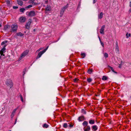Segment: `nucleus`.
I'll return each instance as SVG.
<instances>
[{"instance_id":"1","label":"nucleus","mask_w":131,"mask_h":131,"mask_svg":"<svg viewBox=\"0 0 131 131\" xmlns=\"http://www.w3.org/2000/svg\"><path fill=\"white\" fill-rule=\"evenodd\" d=\"M29 52V50H26L24 51L21 54L20 57L19 58V60H20L23 58L24 57L27 55Z\"/></svg>"},{"instance_id":"2","label":"nucleus","mask_w":131,"mask_h":131,"mask_svg":"<svg viewBox=\"0 0 131 131\" xmlns=\"http://www.w3.org/2000/svg\"><path fill=\"white\" fill-rule=\"evenodd\" d=\"M48 46L45 49L43 50L42 51H41L39 52L38 54V56L37 57L36 59H38L40 58L41 56V55L45 53L47 50V49L48 48Z\"/></svg>"},{"instance_id":"3","label":"nucleus","mask_w":131,"mask_h":131,"mask_svg":"<svg viewBox=\"0 0 131 131\" xmlns=\"http://www.w3.org/2000/svg\"><path fill=\"white\" fill-rule=\"evenodd\" d=\"M18 26L17 24H13L11 26L12 30L11 31L12 32H14L16 31L17 30Z\"/></svg>"},{"instance_id":"4","label":"nucleus","mask_w":131,"mask_h":131,"mask_svg":"<svg viewBox=\"0 0 131 131\" xmlns=\"http://www.w3.org/2000/svg\"><path fill=\"white\" fill-rule=\"evenodd\" d=\"M6 84L10 88H11L13 86V83L12 81L10 80H8L6 82Z\"/></svg>"},{"instance_id":"5","label":"nucleus","mask_w":131,"mask_h":131,"mask_svg":"<svg viewBox=\"0 0 131 131\" xmlns=\"http://www.w3.org/2000/svg\"><path fill=\"white\" fill-rule=\"evenodd\" d=\"M35 12L34 11H31L28 14V16L30 17H32L35 15Z\"/></svg>"},{"instance_id":"6","label":"nucleus","mask_w":131,"mask_h":131,"mask_svg":"<svg viewBox=\"0 0 131 131\" xmlns=\"http://www.w3.org/2000/svg\"><path fill=\"white\" fill-rule=\"evenodd\" d=\"M116 48L115 49V51L116 52L118 53H119V47L118 45V43L117 42L116 43V46H115Z\"/></svg>"},{"instance_id":"7","label":"nucleus","mask_w":131,"mask_h":131,"mask_svg":"<svg viewBox=\"0 0 131 131\" xmlns=\"http://www.w3.org/2000/svg\"><path fill=\"white\" fill-rule=\"evenodd\" d=\"M6 46V45H5L4 47L0 51V54L1 56H4V55L3 54L6 48L5 47Z\"/></svg>"},{"instance_id":"8","label":"nucleus","mask_w":131,"mask_h":131,"mask_svg":"<svg viewBox=\"0 0 131 131\" xmlns=\"http://www.w3.org/2000/svg\"><path fill=\"white\" fill-rule=\"evenodd\" d=\"M105 25H104L102 26L100 30V32L101 34H104V28H105Z\"/></svg>"},{"instance_id":"9","label":"nucleus","mask_w":131,"mask_h":131,"mask_svg":"<svg viewBox=\"0 0 131 131\" xmlns=\"http://www.w3.org/2000/svg\"><path fill=\"white\" fill-rule=\"evenodd\" d=\"M85 119V118L83 116H80L78 117V120L80 122L84 121Z\"/></svg>"},{"instance_id":"10","label":"nucleus","mask_w":131,"mask_h":131,"mask_svg":"<svg viewBox=\"0 0 131 131\" xmlns=\"http://www.w3.org/2000/svg\"><path fill=\"white\" fill-rule=\"evenodd\" d=\"M46 10L47 11H50L51 10V6L49 5H47L45 8Z\"/></svg>"},{"instance_id":"11","label":"nucleus","mask_w":131,"mask_h":131,"mask_svg":"<svg viewBox=\"0 0 131 131\" xmlns=\"http://www.w3.org/2000/svg\"><path fill=\"white\" fill-rule=\"evenodd\" d=\"M26 18L25 17H21L20 18L19 21L21 23H23L25 21Z\"/></svg>"},{"instance_id":"12","label":"nucleus","mask_w":131,"mask_h":131,"mask_svg":"<svg viewBox=\"0 0 131 131\" xmlns=\"http://www.w3.org/2000/svg\"><path fill=\"white\" fill-rule=\"evenodd\" d=\"M85 127H84V131H89L90 130L91 128L89 126H87L86 128H85Z\"/></svg>"},{"instance_id":"13","label":"nucleus","mask_w":131,"mask_h":131,"mask_svg":"<svg viewBox=\"0 0 131 131\" xmlns=\"http://www.w3.org/2000/svg\"><path fill=\"white\" fill-rule=\"evenodd\" d=\"M18 4V5L21 6L23 5V2L21 0H17Z\"/></svg>"},{"instance_id":"14","label":"nucleus","mask_w":131,"mask_h":131,"mask_svg":"<svg viewBox=\"0 0 131 131\" xmlns=\"http://www.w3.org/2000/svg\"><path fill=\"white\" fill-rule=\"evenodd\" d=\"M103 14L102 12H101L100 14L98 15V17L99 19H101L103 17Z\"/></svg>"},{"instance_id":"15","label":"nucleus","mask_w":131,"mask_h":131,"mask_svg":"<svg viewBox=\"0 0 131 131\" xmlns=\"http://www.w3.org/2000/svg\"><path fill=\"white\" fill-rule=\"evenodd\" d=\"M88 122L86 121H84L83 123H82L83 125L85 126V127L86 126H87L88 125Z\"/></svg>"},{"instance_id":"16","label":"nucleus","mask_w":131,"mask_h":131,"mask_svg":"<svg viewBox=\"0 0 131 131\" xmlns=\"http://www.w3.org/2000/svg\"><path fill=\"white\" fill-rule=\"evenodd\" d=\"M92 128L93 130L95 131L97 130V127L96 125H94L92 126Z\"/></svg>"},{"instance_id":"17","label":"nucleus","mask_w":131,"mask_h":131,"mask_svg":"<svg viewBox=\"0 0 131 131\" xmlns=\"http://www.w3.org/2000/svg\"><path fill=\"white\" fill-rule=\"evenodd\" d=\"M89 123L91 124H93L95 123V121L94 120L91 119L89 121Z\"/></svg>"},{"instance_id":"18","label":"nucleus","mask_w":131,"mask_h":131,"mask_svg":"<svg viewBox=\"0 0 131 131\" xmlns=\"http://www.w3.org/2000/svg\"><path fill=\"white\" fill-rule=\"evenodd\" d=\"M31 19H29L28 20V21L26 23V24L30 26L31 22Z\"/></svg>"},{"instance_id":"19","label":"nucleus","mask_w":131,"mask_h":131,"mask_svg":"<svg viewBox=\"0 0 131 131\" xmlns=\"http://www.w3.org/2000/svg\"><path fill=\"white\" fill-rule=\"evenodd\" d=\"M81 56L82 58H84L86 56L85 53H81Z\"/></svg>"},{"instance_id":"20","label":"nucleus","mask_w":131,"mask_h":131,"mask_svg":"<svg viewBox=\"0 0 131 131\" xmlns=\"http://www.w3.org/2000/svg\"><path fill=\"white\" fill-rule=\"evenodd\" d=\"M18 36H23L24 34H22L21 32H19L16 34Z\"/></svg>"},{"instance_id":"21","label":"nucleus","mask_w":131,"mask_h":131,"mask_svg":"<svg viewBox=\"0 0 131 131\" xmlns=\"http://www.w3.org/2000/svg\"><path fill=\"white\" fill-rule=\"evenodd\" d=\"M108 67H109L111 69V70H112V71L113 72H114L115 73H117V72H115L114 71V70L113 69V67H111L110 66H108Z\"/></svg>"},{"instance_id":"22","label":"nucleus","mask_w":131,"mask_h":131,"mask_svg":"<svg viewBox=\"0 0 131 131\" xmlns=\"http://www.w3.org/2000/svg\"><path fill=\"white\" fill-rule=\"evenodd\" d=\"M93 71L92 69H89L88 70V72L89 74H91Z\"/></svg>"},{"instance_id":"23","label":"nucleus","mask_w":131,"mask_h":131,"mask_svg":"<svg viewBox=\"0 0 131 131\" xmlns=\"http://www.w3.org/2000/svg\"><path fill=\"white\" fill-rule=\"evenodd\" d=\"M49 125L47 124L46 123H45L43 124V128H47L48 127Z\"/></svg>"},{"instance_id":"24","label":"nucleus","mask_w":131,"mask_h":131,"mask_svg":"<svg viewBox=\"0 0 131 131\" xmlns=\"http://www.w3.org/2000/svg\"><path fill=\"white\" fill-rule=\"evenodd\" d=\"M64 11L63 9H62V8L61 9L60 13V14L61 15V16L63 15Z\"/></svg>"},{"instance_id":"25","label":"nucleus","mask_w":131,"mask_h":131,"mask_svg":"<svg viewBox=\"0 0 131 131\" xmlns=\"http://www.w3.org/2000/svg\"><path fill=\"white\" fill-rule=\"evenodd\" d=\"M103 80H106L107 79V78L105 76H104L102 78Z\"/></svg>"},{"instance_id":"26","label":"nucleus","mask_w":131,"mask_h":131,"mask_svg":"<svg viewBox=\"0 0 131 131\" xmlns=\"http://www.w3.org/2000/svg\"><path fill=\"white\" fill-rule=\"evenodd\" d=\"M25 9L24 8H21L20 9V12L23 13L25 10Z\"/></svg>"},{"instance_id":"27","label":"nucleus","mask_w":131,"mask_h":131,"mask_svg":"<svg viewBox=\"0 0 131 131\" xmlns=\"http://www.w3.org/2000/svg\"><path fill=\"white\" fill-rule=\"evenodd\" d=\"M99 40L100 41V42L101 43V45H102V46L103 47H104V44L101 41L100 38L99 37Z\"/></svg>"},{"instance_id":"28","label":"nucleus","mask_w":131,"mask_h":131,"mask_svg":"<svg viewBox=\"0 0 131 131\" xmlns=\"http://www.w3.org/2000/svg\"><path fill=\"white\" fill-rule=\"evenodd\" d=\"M19 96L20 98L21 101L23 102H24V101L23 100V97L22 95L21 94H19Z\"/></svg>"},{"instance_id":"29","label":"nucleus","mask_w":131,"mask_h":131,"mask_svg":"<svg viewBox=\"0 0 131 131\" xmlns=\"http://www.w3.org/2000/svg\"><path fill=\"white\" fill-rule=\"evenodd\" d=\"M7 41L6 40H5L3 42L1 43V45H4V44H5L6 43H7Z\"/></svg>"},{"instance_id":"30","label":"nucleus","mask_w":131,"mask_h":131,"mask_svg":"<svg viewBox=\"0 0 131 131\" xmlns=\"http://www.w3.org/2000/svg\"><path fill=\"white\" fill-rule=\"evenodd\" d=\"M32 5H29L25 7V8L26 9L32 7Z\"/></svg>"},{"instance_id":"31","label":"nucleus","mask_w":131,"mask_h":131,"mask_svg":"<svg viewBox=\"0 0 131 131\" xmlns=\"http://www.w3.org/2000/svg\"><path fill=\"white\" fill-rule=\"evenodd\" d=\"M17 110V108H16L14 110L13 112H12V114L14 115L15 113Z\"/></svg>"},{"instance_id":"32","label":"nucleus","mask_w":131,"mask_h":131,"mask_svg":"<svg viewBox=\"0 0 131 131\" xmlns=\"http://www.w3.org/2000/svg\"><path fill=\"white\" fill-rule=\"evenodd\" d=\"M87 81L88 82L90 83L92 81V79L90 78H88Z\"/></svg>"},{"instance_id":"33","label":"nucleus","mask_w":131,"mask_h":131,"mask_svg":"<svg viewBox=\"0 0 131 131\" xmlns=\"http://www.w3.org/2000/svg\"><path fill=\"white\" fill-rule=\"evenodd\" d=\"M82 113L83 114H86V112L85 111V110L83 109H82Z\"/></svg>"},{"instance_id":"34","label":"nucleus","mask_w":131,"mask_h":131,"mask_svg":"<svg viewBox=\"0 0 131 131\" xmlns=\"http://www.w3.org/2000/svg\"><path fill=\"white\" fill-rule=\"evenodd\" d=\"M63 127H64L66 128L68 127L67 124L66 123H65L63 125Z\"/></svg>"},{"instance_id":"35","label":"nucleus","mask_w":131,"mask_h":131,"mask_svg":"<svg viewBox=\"0 0 131 131\" xmlns=\"http://www.w3.org/2000/svg\"><path fill=\"white\" fill-rule=\"evenodd\" d=\"M68 5H66V6L63 7L62 9H63L64 10H65V9L68 7Z\"/></svg>"},{"instance_id":"36","label":"nucleus","mask_w":131,"mask_h":131,"mask_svg":"<svg viewBox=\"0 0 131 131\" xmlns=\"http://www.w3.org/2000/svg\"><path fill=\"white\" fill-rule=\"evenodd\" d=\"M104 57L105 58H107L108 56V54L107 53H105L104 54Z\"/></svg>"},{"instance_id":"37","label":"nucleus","mask_w":131,"mask_h":131,"mask_svg":"<svg viewBox=\"0 0 131 131\" xmlns=\"http://www.w3.org/2000/svg\"><path fill=\"white\" fill-rule=\"evenodd\" d=\"M26 28V29H29V28L30 26L29 25H28L27 24H26L25 25Z\"/></svg>"},{"instance_id":"38","label":"nucleus","mask_w":131,"mask_h":131,"mask_svg":"<svg viewBox=\"0 0 131 131\" xmlns=\"http://www.w3.org/2000/svg\"><path fill=\"white\" fill-rule=\"evenodd\" d=\"M75 82H78V81L79 80V79H77V78H75L74 80H73Z\"/></svg>"},{"instance_id":"39","label":"nucleus","mask_w":131,"mask_h":131,"mask_svg":"<svg viewBox=\"0 0 131 131\" xmlns=\"http://www.w3.org/2000/svg\"><path fill=\"white\" fill-rule=\"evenodd\" d=\"M18 8V7L17 6H14L13 7V8L14 9H16Z\"/></svg>"},{"instance_id":"40","label":"nucleus","mask_w":131,"mask_h":131,"mask_svg":"<svg viewBox=\"0 0 131 131\" xmlns=\"http://www.w3.org/2000/svg\"><path fill=\"white\" fill-rule=\"evenodd\" d=\"M32 5H37V3H35V2H34L32 3Z\"/></svg>"},{"instance_id":"41","label":"nucleus","mask_w":131,"mask_h":131,"mask_svg":"<svg viewBox=\"0 0 131 131\" xmlns=\"http://www.w3.org/2000/svg\"><path fill=\"white\" fill-rule=\"evenodd\" d=\"M8 28V26H5L4 27V29L5 30L7 29Z\"/></svg>"},{"instance_id":"42","label":"nucleus","mask_w":131,"mask_h":131,"mask_svg":"<svg viewBox=\"0 0 131 131\" xmlns=\"http://www.w3.org/2000/svg\"><path fill=\"white\" fill-rule=\"evenodd\" d=\"M6 2L8 4H10V2L8 0H7Z\"/></svg>"},{"instance_id":"43","label":"nucleus","mask_w":131,"mask_h":131,"mask_svg":"<svg viewBox=\"0 0 131 131\" xmlns=\"http://www.w3.org/2000/svg\"><path fill=\"white\" fill-rule=\"evenodd\" d=\"M119 66H118V67L119 68H121L122 67V64H119Z\"/></svg>"},{"instance_id":"44","label":"nucleus","mask_w":131,"mask_h":131,"mask_svg":"<svg viewBox=\"0 0 131 131\" xmlns=\"http://www.w3.org/2000/svg\"><path fill=\"white\" fill-rule=\"evenodd\" d=\"M14 116V115H13V114H11V118H13V117Z\"/></svg>"},{"instance_id":"45","label":"nucleus","mask_w":131,"mask_h":131,"mask_svg":"<svg viewBox=\"0 0 131 131\" xmlns=\"http://www.w3.org/2000/svg\"><path fill=\"white\" fill-rule=\"evenodd\" d=\"M48 3V0L46 1L45 2V4H47Z\"/></svg>"},{"instance_id":"46","label":"nucleus","mask_w":131,"mask_h":131,"mask_svg":"<svg viewBox=\"0 0 131 131\" xmlns=\"http://www.w3.org/2000/svg\"><path fill=\"white\" fill-rule=\"evenodd\" d=\"M73 126V125H72L71 124H69V126L70 127H72Z\"/></svg>"},{"instance_id":"47","label":"nucleus","mask_w":131,"mask_h":131,"mask_svg":"<svg viewBox=\"0 0 131 131\" xmlns=\"http://www.w3.org/2000/svg\"><path fill=\"white\" fill-rule=\"evenodd\" d=\"M43 48H40L39 49L37 50V51H40V50H41L42 49H43Z\"/></svg>"},{"instance_id":"48","label":"nucleus","mask_w":131,"mask_h":131,"mask_svg":"<svg viewBox=\"0 0 131 131\" xmlns=\"http://www.w3.org/2000/svg\"><path fill=\"white\" fill-rule=\"evenodd\" d=\"M96 1H97V0H94L93 2V3L94 4L96 2Z\"/></svg>"},{"instance_id":"49","label":"nucleus","mask_w":131,"mask_h":131,"mask_svg":"<svg viewBox=\"0 0 131 131\" xmlns=\"http://www.w3.org/2000/svg\"><path fill=\"white\" fill-rule=\"evenodd\" d=\"M128 33H127L126 34V38H128Z\"/></svg>"},{"instance_id":"50","label":"nucleus","mask_w":131,"mask_h":131,"mask_svg":"<svg viewBox=\"0 0 131 131\" xmlns=\"http://www.w3.org/2000/svg\"><path fill=\"white\" fill-rule=\"evenodd\" d=\"M17 121V119L16 118V119L15 120V123H14V124H15L16 123Z\"/></svg>"},{"instance_id":"51","label":"nucleus","mask_w":131,"mask_h":131,"mask_svg":"<svg viewBox=\"0 0 131 131\" xmlns=\"http://www.w3.org/2000/svg\"><path fill=\"white\" fill-rule=\"evenodd\" d=\"M30 1L32 3L33 2H34L35 0H30Z\"/></svg>"},{"instance_id":"52","label":"nucleus","mask_w":131,"mask_h":131,"mask_svg":"<svg viewBox=\"0 0 131 131\" xmlns=\"http://www.w3.org/2000/svg\"><path fill=\"white\" fill-rule=\"evenodd\" d=\"M129 6L130 7H131V2H130Z\"/></svg>"},{"instance_id":"53","label":"nucleus","mask_w":131,"mask_h":131,"mask_svg":"<svg viewBox=\"0 0 131 131\" xmlns=\"http://www.w3.org/2000/svg\"><path fill=\"white\" fill-rule=\"evenodd\" d=\"M130 35H131L130 34H128V37H130Z\"/></svg>"},{"instance_id":"54","label":"nucleus","mask_w":131,"mask_h":131,"mask_svg":"<svg viewBox=\"0 0 131 131\" xmlns=\"http://www.w3.org/2000/svg\"><path fill=\"white\" fill-rule=\"evenodd\" d=\"M122 62H122V61H121V63L120 64H122Z\"/></svg>"},{"instance_id":"55","label":"nucleus","mask_w":131,"mask_h":131,"mask_svg":"<svg viewBox=\"0 0 131 131\" xmlns=\"http://www.w3.org/2000/svg\"><path fill=\"white\" fill-rule=\"evenodd\" d=\"M2 27V25L1 24H0V27Z\"/></svg>"},{"instance_id":"56","label":"nucleus","mask_w":131,"mask_h":131,"mask_svg":"<svg viewBox=\"0 0 131 131\" xmlns=\"http://www.w3.org/2000/svg\"><path fill=\"white\" fill-rule=\"evenodd\" d=\"M23 72V73H24V74H23V75H24V74H25V73L24 72V71Z\"/></svg>"},{"instance_id":"57","label":"nucleus","mask_w":131,"mask_h":131,"mask_svg":"<svg viewBox=\"0 0 131 131\" xmlns=\"http://www.w3.org/2000/svg\"><path fill=\"white\" fill-rule=\"evenodd\" d=\"M35 29H34V31H35Z\"/></svg>"},{"instance_id":"58","label":"nucleus","mask_w":131,"mask_h":131,"mask_svg":"<svg viewBox=\"0 0 131 131\" xmlns=\"http://www.w3.org/2000/svg\"><path fill=\"white\" fill-rule=\"evenodd\" d=\"M8 131H11V130H9Z\"/></svg>"}]
</instances>
